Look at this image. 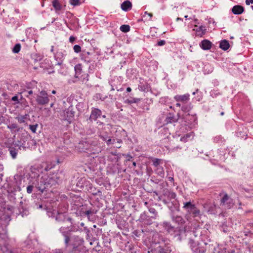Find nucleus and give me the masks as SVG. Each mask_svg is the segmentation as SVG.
Masks as SVG:
<instances>
[{
    "mask_svg": "<svg viewBox=\"0 0 253 253\" xmlns=\"http://www.w3.org/2000/svg\"><path fill=\"white\" fill-rule=\"evenodd\" d=\"M198 91H199V89H197L196 90V91H194V92H193L192 93V94H193V95H195V94H196V92H197Z\"/></svg>",
    "mask_w": 253,
    "mask_h": 253,
    "instance_id": "obj_64",
    "label": "nucleus"
},
{
    "mask_svg": "<svg viewBox=\"0 0 253 253\" xmlns=\"http://www.w3.org/2000/svg\"><path fill=\"white\" fill-rule=\"evenodd\" d=\"M178 120V117L175 116V115L172 113H169L165 121L167 123H172L176 122Z\"/></svg>",
    "mask_w": 253,
    "mask_h": 253,
    "instance_id": "obj_15",
    "label": "nucleus"
},
{
    "mask_svg": "<svg viewBox=\"0 0 253 253\" xmlns=\"http://www.w3.org/2000/svg\"><path fill=\"white\" fill-rule=\"evenodd\" d=\"M131 90V89L130 87H128L126 88V91L127 92H130Z\"/></svg>",
    "mask_w": 253,
    "mask_h": 253,
    "instance_id": "obj_62",
    "label": "nucleus"
},
{
    "mask_svg": "<svg viewBox=\"0 0 253 253\" xmlns=\"http://www.w3.org/2000/svg\"><path fill=\"white\" fill-rule=\"evenodd\" d=\"M99 137L106 143H107V139L110 137L108 136V133L106 132H100L99 134Z\"/></svg>",
    "mask_w": 253,
    "mask_h": 253,
    "instance_id": "obj_32",
    "label": "nucleus"
},
{
    "mask_svg": "<svg viewBox=\"0 0 253 253\" xmlns=\"http://www.w3.org/2000/svg\"><path fill=\"white\" fill-rule=\"evenodd\" d=\"M218 253H235V251L233 249H227L226 248L223 247L220 249Z\"/></svg>",
    "mask_w": 253,
    "mask_h": 253,
    "instance_id": "obj_36",
    "label": "nucleus"
},
{
    "mask_svg": "<svg viewBox=\"0 0 253 253\" xmlns=\"http://www.w3.org/2000/svg\"><path fill=\"white\" fill-rule=\"evenodd\" d=\"M132 6L131 3L128 0H126L121 4L122 9L125 11H128Z\"/></svg>",
    "mask_w": 253,
    "mask_h": 253,
    "instance_id": "obj_22",
    "label": "nucleus"
},
{
    "mask_svg": "<svg viewBox=\"0 0 253 253\" xmlns=\"http://www.w3.org/2000/svg\"><path fill=\"white\" fill-rule=\"evenodd\" d=\"M16 119L20 123H25L26 124H28V122L30 121V116L27 114L18 116L16 117Z\"/></svg>",
    "mask_w": 253,
    "mask_h": 253,
    "instance_id": "obj_16",
    "label": "nucleus"
},
{
    "mask_svg": "<svg viewBox=\"0 0 253 253\" xmlns=\"http://www.w3.org/2000/svg\"><path fill=\"white\" fill-rule=\"evenodd\" d=\"M8 127L10 129H14L18 128V126L16 124H12L8 125Z\"/></svg>",
    "mask_w": 253,
    "mask_h": 253,
    "instance_id": "obj_47",
    "label": "nucleus"
},
{
    "mask_svg": "<svg viewBox=\"0 0 253 253\" xmlns=\"http://www.w3.org/2000/svg\"><path fill=\"white\" fill-rule=\"evenodd\" d=\"M209 232L207 229L201 231V241H194L190 240V245L193 253H204L206 250V246L208 242H211V239L208 235Z\"/></svg>",
    "mask_w": 253,
    "mask_h": 253,
    "instance_id": "obj_1",
    "label": "nucleus"
},
{
    "mask_svg": "<svg viewBox=\"0 0 253 253\" xmlns=\"http://www.w3.org/2000/svg\"><path fill=\"white\" fill-rule=\"evenodd\" d=\"M37 126H38V125L37 124H36V125H33V128H32L33 133L35 132L36 129V127Z\"/></svg>",
    "mask_w": 253,
    "mask_h": 253,
    "instance_id": "obj_54",
    "label": "nucleus"
},
{
    "mask_svg": "<svg viewBox=\"0 0 253 253\" xmlns=\"http://www.w3.org/2000/svg\"><path fill=\"white\" fill-rule=\"evenodd\" d=\"M174 99L177 102H180L182 104H185L190 100V94L186 93L183 95H176L174 96Z\"/></svg>",
    "mask_w": 253,
    "mask_h": 253,
    "instance_id": "obj_8",
    "label": "nucleus"
},
{
    "mask_svg": "<svg viewBox=\"0 0 253 253\" xmlns=\"http://www.w3.org/2000/svg\"><path fill=\"white\" fill-rule=\"evenodd\" d=\"M90 53L88 51H83L81 55V59L85 62H89L90 61V58L88 57Z\"/></svg>",
    "mask_w": 253,
    "mask_h": 253,
    "instance_id": "obj_26",
    "label": "nucleus"
},
{
    "mask_svg": "<svg viewBox=\"0 0 253 253\" xmlns=\"http://www.w3.org/2000/svg\"><path fill=\"white\" fill-rule=\"evenodd\" d=\"M172 220L179 225H182L185 222L184 219L180 216H172Z\"/></svg>",
    "mask_w": 253,
    "mask_h": 253,
    "instance_id": "obj_28",
    "label": "nucleus"
},
{
    "mask_svg": "<svg viewBox=\"0 0 253 253\" xmlns=\"http://www.w3.org/2000/svg\"><path fill=\"white\" fill-rule=\"evenodd\" d=\"M221 139V137L220 136H215L214 138V142H218L219 141V140H220Z\"/></svg>",
    "mask_w": 253,
    "mask_h": 253,
    "instance_id": "obj_50",
    "label": "nucleus"
},
{
    "mask_svg": "<svg viewBox=\"0 0 253 253\" xmlns=\"http://www.w3.org/2000/svg\"><path fill=\"white\" fill-rule=\"evenodd\" d=\"M149 211L151 213L153 214V215L152 216V217L153 219H156L158 218V212L154 208H152V207L149 208Z\"/></svg>",
    "mask_w": 253,
    "mask_h": 253,
    "instance_id": "obj_34",
    "label": "nucleus"
},
{
    "mask_svg": "<svg viewBox=\"0 0 253 253\" xmlns=\"http://www.w3.org/2000/svg\"><path fill=\"white\" fill-rule=\"evenodd\" d=\"M195 205L192 204L190 201L183 203V208L185 210L189 213L194 208Z\"/></svg>",
    "mask_w": 253,
    "mask_h": 253,
    "instance_id": "obj_19",
    "label": "nucleus"
},
{
    "mask_svg": "<svg viewBox=\"0 0 253 253\" xmlns=\"http://www.w3.org/2000/svg\"><path fill=\"white\" fill-rule=\"evenodd\" d=\"M21 49V45L20 43H17L15 45L12 49V51L15 53H18Z\"/></svg>",
    "mask_w": 253,
    "mask_h": 253,
    "instance_id": "obj_41",
    "label": "nucleus"
},
{
    "mask_svg": "<svg viewBox=\"0 0 253 253\" xmlns=\"http://www.w3.org/2000/svg\"><path fill=\"white\" fill-rule=\"evenodd\" d=\"M54 253H62L61 250H56Z\"/></svg>",
    "mask_w": 253,
    "mask_h": 253,
    "instance_id": "obj_61",
    "label": "nucleus"
},
{
    "mask_svg": "<svg viewBox=\"0 0 253 253\" xmlns=\"http://www.w3.org/2000/svg\"><path fill=\"white\" fill-rule=\"evenodd\" d=\"M168 196L170 199H175L176 197V194L174 192H169Z\"/></svg>",
    "mask_w": 253,
    "mask_h": 253,
    "instance_id": "obj_48",
    "label": "nucleus"
},
{
    "mask_svg": "<svg viewBox=\"0 0 253 253\" xmlns=\"http://www.w3.org/2000/svg\"><path fill=\"white\" fill-rule=\"evenodd\" d=\"M17 191L15 187H9L7 189V192L9 194V196L11 197H14L15 195V192Z\"/></svg>",
    "mask_w": 253,
    "mask_h": 253,
    "instance_id": "obj_33",
    "label": "nucleus"
},
{
    "mask_svg": "<svg viewBox=\"0 0 253 253\" xmlns=\"http://www.w3.org/2000/svg\"><path fill=\"white\" fill-rule=\"evenodd\" d=\"M59 174L57 172L56 174H53L52 176L50 178L51 180H54L55 182H58V180L60 178Z\"/></svg>",
    "mask_w": 253,
    "mask_h": 253,
    "instance_id": "obj_42",
    "label": "nucleus"
},
{
    "mask_svg": "<svg viewBox=\"0 0 253 253\" xmlns=\"http://www.w3.org/2000/svg\"><path fill=\"white\" fill-rule=\"evenodd\" d=\"M176 106L177 107H181L182 106V105L180 103V102H177L176 104H175Z\"/></svg>",
    "mask_w": 253,
    "mask_h": 253,
    "instance_id": "obj_59",
    "label": "nucleus"
},
{
    "mask_svg": "<svg viewBox=\"0 0 253 253\" xmlns=\"http://www.w3.org/2000/svg\"><path fill=\"white\" fill-rule=\"evenodd\" d=\"M27 191L28 193H32V185H29L27 188Z\"/></svg>",
    "mask_w": 253,
    "mask_h": 253,
    "instance_id": "obj_51",
    "label": "nucleus"
},
{
    "mask_svg": "<svg viewBox=\"0 0 253 253\" xmlns=\"http://www.w3.org/2000/svg\"><path fill=\"white\" fill-rule=\"evenodd\" d=\"M230 46L229 42L225 40H222L220 42L219 47L224 50H227Z\"/></svg>",
    "mask_w": 253,
    "mask_h": 253,
    "instance_id": "obj_29",
    "label": "nucleus"
},
{
    "mask_svg": "<svg viewBox=\"0 0 253 253\" xmlns=\"http://www.w3.org/2000/svg\"><path fill=\"white\" fill-rule=\"evenodd\" d=\"M152 253H166L164 248L161 246H158L151 250Z\"/></svg>",
    "mask_w": 253,
    "mask_h": 253,
    "instance_id": "obj_31",
    "label": "nucleus"
},
{
    "mask_svg": "<svg viewBox=\"0 0 253 253\" xmlns=\"http://www.w3.org/2000/svg\"><path fill=\"white\" fill-rule=\"evenodd\" d=\"M50 51L52 52H53V51H54V46H51Z\"/></svg>",
    "mask_w": 253,
    "mask_h": 253,
    "instance_id": "obj_63",
    "label": "nucleus"
},
{
    "mask_svg": "<svg viewBox=\"0 0 253 253\" xmlns=\"http://www.w3.org/2000/svg\"><path fill=\"white\" fill-rule=\"evenodd\" d=\"M64 228L61 227L59 229L60 231L62 233L63 235L65 237V243L66 246H68L71 242V244L73 248H76L78 246L83 244L84 241L83 239L79 238L78 236H74L70 238L65 232L63 231Z\"/></svg>",
    "mask_w": 253,
    "mask_h": 253,
    "instance_id": "obj_2",
    "label": "nucleus"
},
{
    "mask_svg": "<svg viewBox=\"0 0 253 253\" xmlns=\"http://www.w3.org/2000/svg\"><path fill=\"white\" fill-rule=\"evenodd\" d=\"M54 59L56 61V65H60L64 59V54L62 51H57L54 55Z\"/></svg>",
    "mask_w": 253,
    "mask_h": 253,
    "instance_id": "obj_11",
    "label": "nucleus"
},
{
    "mask_svg": "<svg viewBox=\"0 0 253 253\" xmlns=\"http://www.w3.org/2000/svg\"><path fill=\"white\" fill-rule=\"evenodd\" d=\"M75 70L76 73L80 74L82 71V66L81 64L76 65L75 66Z\"/></svg>",
    "mask_w": 253,
    "mask_h": 253,
    "instance_id": "obj_43",
    "label": "nucleus"
},
{
    "mask_svg": "<svg viewBox=\"0 0 253 253\" xmlns=\"http://www.w3.org/2000/svg\"><path fill=\"white\" fill-rule=\"evenodd\" d=\"M192 108L191 103H185L182 104L181 110L185 113L189 112Z\"/></svg>",
    "mask_w": 253,
    "mask_h": 253,
    "instance_id": "obj_27",
    "label": "nucleus"
},
{
    "mask_svg": "<svg viewBox=\"0 0 253 253\" xmlns=\"http://www.w3.org/2000/svg\"><path fill=\"white\" fill-rule=\"evenodd\" d=\"M54 166L52 164H48L46 162H43L41 165V168H38V169L39 172L41 173H43L51 169L54 167Z\"/></svg>",
    "mask_w": 253,
    "mask_h": 253,
    "instance_id": "obj_9",
    "label": "nucleus"
},
{
    "mask_svg": "<svg viewBox=\"0 0 253 253\" xmlns=\"http://www.w3.org/2000/svg\"><path fill=\"white\" fill-rule=\"evenodd\" d=\"M74 51L76 53H79L81 51V47L79 45H75L73 47Z\"/></svg>",
    "mask_w": 253,
    "mask_h": 253,
    "instance_id": "obj_45",
    "label": "nucleus"
},
{
    "mask_svg": "<svg viewBox=\"0 0 253 253\" xmlns=\"http://www.w3.org/2000/svg\"><path fill=\"white\" fill-rule=\"evenodd\" d=\"M120 30L124 33H126L129 31L130 27L128 25H123L120 27Z\"/></svg>",
    "mask_w": 253,
    "mask_h": 253,
    "instance_id": "obj_38",
    "label": "nucleus"
},
{
    "mask_svg": "<svg viewBox=\"0 0 253 253\" xmlns=\"http://www.w3.org/2000/svg\"><path fill=\"white\" fill-rule=\"evenodd\" d=\"M101 115V111L100 110L94 108L92 110L91 114L90 115V120L91 121H95Z\"/></svg>",
    "mask_w": 253,
    "mask_h": 253,
    "instance_id": "obj_13",
    "label": "nucleus"
},
{
    "mask_svg": "<svg viewBox=\"0 0 253 253\" xmlns=\"http://www.w3.org/2000/svg\"><path fill=\"white\" fill-rule=\"evenodd\" d=\"M8 151L10 153V154L13 159H15L16 158L18 151L20 149L19 146L18 145H12L8 147Z\"/></svg>",
    "mask_w": 253,
    "mask_h": 253,
    "instance_id": "obj_10",
    "label": "nucleus"
},
{
    "mask_svg": "<svg viewBox=\"0 0 253 253\" xmlns=\"http://www.w3.org/2000/svg\"><path fill=\"white\" fill-rule=\"evenodd\" d=\"M37 101L40 104L47 103L49 102V99L46 92L44 90L41 91L37 96Z\"/></svg>",
    "mask_w": 253,
    "mask_h": 253,
    "instance_id": "obj_6",
    "label": "nucleus"
},
{
    "mask_svg": "<svg viewBox=\"0 0 253 253\" xmlns=\"http://www.w3.org/2000/svg\"><path fill=\"white\" fill-rule=\"evenodd\" d=\"M193 137L194 133L193 132H191L190 133L186 134L183 136L181 137L180 138V140L182 142H186L188 140L193 139Z\"/></svg>",
    "mask_w": 253,
    "mask_h": 253,
    "instance_id": "obj_23",
    "label": "nucleus"
},
{
    "mask_svg": "<svg viewBox=\"0 0 253 253\" xmlns=\"http://www.w3.org/2000/svg\"><path fill=\"white\" fill-rule=\"evenodd\" d=\"M22 209H23V211H22V212L20 211V212H21V213L22 214V216H23L24 213L25 214H27V211H26V209H23V207H22Z\"/></svg>",
    "mask_w": 253,
    "mask_h": 253,
    "instance_id": "obj_56",
    "label": "nucleus"
},
{
    "mask_svg": "<svg viewBox=\"0 0 253 253\" xmlns=\"http://www.w3.org/2000/svg\"><path fill=\"white\" fill-rule=\"evenodd\" d=\"M232 11L234 14H240L243 12L244 7L241 5H235L233 7Z\"/></svg>",
    "mask_w": 253,
    "mask_h": 253,
    "instance_id": "obj_20",
    "label": "nucleus"
},
{
    "mask_svg": "<svg viewBox=\"0 0 253 253\" xmlns=\"http://www.w3.org/2000/svg\"><path fill=\"white\" fill-rule=\"evenodd\" d=\"M168 180H169V181L171 182H173V181H174V179L172 177H168Z\"/></svg>",
    "mask_w": 253,
    "mask_h": 253,
    "instance_id": "obj_60",
    "label": "nucleus"
},
{
    "mask_svg": "<svg viewBox=\"0 0 253 253\" xmlns=\"http://www.w3.org/2000/svg\"><path fill=\"white\" fill-rule=\"evenodd\" d=\"M193 217L200 218L202 214L200 211L195 206L189 213Z\"/></svg>",
    "mask_w": 253,
    "mask_h": 253,
    "instance_id": "obj_21",
    "label": "nucleus"
},
{
    "mask_svg": "<svg viewBox=\"0 0 253 253\" xmlns=\"http://www.w3.org/2000/svg\"><path fill=\"white\" fill-rule=\"evenodd\" d=\"M82 1L81 0H70V3L73 5H78L80 4Z\"/></svg>",
    "mask_w": 253,
    "mask_h": 253,
    "instance_id": "obj_44",
    "label": "nucleus"
},
{
    "mask_svg": "<svg viewBox=\"0 0 253 253\" xmlns=\"http://www.w3.org/2000/svg\"><path fill=\"white\" fill-rule=\"evenodd\" d=\"M88 144V142L82 141L79 144L78 148L81 152H85L86 150L89 149Z\"/></svg>",
    "mask_w": 253,
    "mask_h": 253,
    "instance_id": "obj_17",
    "label": "nucleus"
},
{
    "mask_svg": "<svg viewBox=\"0 0 253 253\" xmlns=\"http://www.w3.org/2000/svg\"><path fill=\"white\" fill-rule=\"evenodd\" d=\"M166 43V41L165 40H161L159 41L157 43V45L158 46H163L165 45Z\"/></svg>",
    "mask_w": 253,
    "mask_h": 253,
    "instance_id": "obj_49",
    "label": "nucleus"
},
{
    "mask_svg": "<svg viewBox=\"0 0 253 253\" xmlns=\"http://www.w3.org/2000/svg\"><path fill=\"white\" fill-rule=\"evenodd\" d=\"M137 100L138 99L136 98H133L132 100L127 99L125 101V102L126 103L131 104L133 103H136Z\"/></svg>",
    "mask_w": 253,
    "mask_h": 253,
    "instance_id": "obj_46",
    "label": "nucleus"
},
{
    "mask_svg": "<svg viewBox=\"0 0 253 253\" xmlns=\"http://www.w3.org/2000/svg\"><path fill=\"white\" fill-rule=\"evenodd\" d=\"M42 59V55H39V57H38V59H35V62H37L38 61H40Z\"/></svg>",
    "mask_w": 253,
    "mask_h": 253,
    "instance_id": "obj_58",
    "label": "nucleus"
},
{
    "mask_svg": "<svg viewBox=\"0 0 253 253\" xmlns=\"http://www.w3.org/2000/svg\"><path fill=\"white\" fill-rule=\"evenodd\" d=\"M75 38L73 36H71L69 38V41L71 42H73L75 40Z\"/></svg>",
    "mask_w": 253,
    "mask_h": 253,
    "instance_id": "obj_55",
    "label": "nucleus"
},
{
    "mask_svg": "<svg viewBox=\"0 0 253 253\" xmlns=\"http://www.w3.org/2000/svg\"><path fill=\"white\" fill-rule=\"evenodd\" d=\"M194 30L196 31V35L200 37H202L206 32V29L203 26L198 27Z\"/></svg>",
    "mask_w": 253,
    "mask_h": 253,
    "instance_id": "obj_24",
    "label": "nucleus"
},
{
    "mask_svg": "<svg viewBox=\"0 0 253 253\" xmlns=\"http://www.w3.org/2000/svg\"><path fill=\"white\" fill-rule=\"evenodd\" d=\"M152 219H153L152 216L150 217L148 216L145 212H144L142 214H141L140 216L139 220L144 222L147 224H151L153 222Z\"/></svg>",
    "mask_w": 253,
    "mask_h": 253,
    "instance_id": "obj_12",
    "label": "nucleus"
},
{
    "mask_svg": "<svg viewBox=\"0 0 253 253\" xmlns=\"http://www.w3.org/2000/svg\"><path fill=\"white\" fill-rule=\"evenodd\" d=\"M220 204L227 209H230L234 205L232 199L227 194H225L221 199Z\"/></svg>",
    "mask_w": 253,
    "mask_h": 253,
    "instance_id": "obj_4",
    "label": "nucleus"
},
{
    "mask_svg": "<svg viewBox=\"0 0 253 253\" xmlns=\"http://www.w3.org/2000/svg\"><path fill=\"white\" fill-rule=\"evenodd\" d=\"M52 5L55 8L57 13L59 14V11L62 9V5L57 0H53L52 1Z\"/></svg>",
    "mask_w": 253,
    "mask_h": 253,
    "instance_id": "obj_25",
    "label": "nucleus"
},
{
    "mask_svg": "<svg viewBox=\"0 0 253 253\" xmlns=\"http://www.w3.org/2000/svg\"><path fill=\"white\" fill-rule=\"evenodd\" d=\"M96 212V211H95L94 210H88L84 212L85 214L87 216L88 218L90 219V215L94 214Z\"/></svg>",
    "mask_w": 253,
    "mask_h": 253,
    "instance_id": "obj_39",
    "label": "nucleus"
},
{
    "mask_svg": "<svg viewBox=\"0 0 253 253\" xmlns=\"http://www.w3.org/2000/svg\"><path fill=\"white\" fill-rule=\"evenodd\" d=\"M11 100L12 101H18V96H14L13 97H12Z\"/></svg>",
    "mask_w": 253,
    "mask_h": 253,
    "instance_id": "obj_57",
    "label": "nucleus"
},
{
    "mask_svg": "<svg viewBox=\"0 0 253 253\" xmlns=\"http://www.w3.org/2000/svg\"><path fill=\"white\" fill-rule=\"evenodd\" d=\"M89 192L93 195H100L101 194V192L99 190L96 189L93 187L91 188V190H89Z\"/></svg>",
    "mask_w": 253,
    "mask_h": 253,
    "instance_id": "obj_40",
    "label": "nucleus"
},
{
    "mask_svg": "<svg viewBox=\"0 0 253 253\" xmlns=\"http://www.w3.org/2000/svg\"><path fill=\"white\" fill-rule=\"evenodd\" d=\"M211 45L212 43L208 40H204L200 43V47L205 50L211 49Z\"/></svg>",
    "mask_w": 253,
    "mask_h": 253,
    "instance_id": "obj_14",
    "label": "nucleus"
},
{
    "mask_svg": "<svg viewBox=\"0 0 253 253\" xmlns=\"http://www.w3.org/2000/svg\"><path fill=\"white\" fill-rule=\"evenodd\" d=\"M246 3L247 5H250V4H253V0H246Z\"/></svg>",
    "mask_w": 253,
    "mask_h": 253,
    "instance_id": "obj_53",
    "label": "nucleus"
},
{
    "mask_svg": "<svg viewBox=\"0 0 253 253\" xmlns=\"http://www.w3.org/2000/svg\"><path fill=\"white\" fill-rule=\"evenodd\" d=\"M63 216H64V215L62 213H58V216L56 217V220H59V218H61L62 217H63Z\"/></svg>",
    "mask_w": 253,
    "mask_h": 253,
    "instance_id": "obj_52",
    "label": "nucleus"
},
{
    "mask_svg": "<svg viewBox=\"0 0 253 253\" xmlns=\"http://www.w3.org/2000/svg\"><path fill=\"white\" fill-rule=\"evenodd\" d=\"M77 186L83 190H86L88 192L93 187L92 184L89 181L86 180L84 177L80 178L77 183Z\"/></svg>",
    "mask_w": 253,
    "mask_h": 253,
    "instance_id": "obj_3",
    "label": "nucleus"
},
{
    "mask_svg": "<svg viewBox=\"0 0 253 253\" xmlns=\"http://www.w3.org/2000/svg\"><path fill=\"white\" fill-rule=\"evenodd\" d=\"M117 141V143H118L119 144L118 145H117L116 146V148H120L121 147V145H120L122 142V141L121 139H115L114 138H111L110 137L108 138V139H107V145H111V144H115L116 143V141Z\"/></svg>",
    "mask_w": 253,
    "mask_h": 253,
    "instance_id": "obj_18",
    "label": "nucleus"
},
{
    "mask_svg": "<svg viewBox=\"0 0 253 253\" xmlns=\"http://www.w3.org/2000/svg\"><path fill=\"white\" fill-rule=\"evenodd\" d=\"M162 160L160 159L155 158L152 161L153 162V165L154 166H155L156 168H158L159 167H161V164Z\"/></svg>",
    "mask_w": 253,
    "mask_h": 253,
    "instance_id": "obj_37",
    "label": "nucleus"
},
{
    "mask_svg": "<svg viewBox=\"0 0 253 253\" xmlns=\"http://www.w3.org/2000/svg\"><path fill=\"white\" fill-rule=\"evenodd\" d=\"M75 112L70 107L63 112V119L67 121L69 123L74 119Z\"/></svg>",
    "mask_w": 253,
    "mask_h": 253,
    "instance_id": "obj_7",
    "label": "nucleus"
},
{
    "mask_svg": "<svg viewBox=\"0 0 253 253\" xmlns=\"http://www.w3.org/2000/svg\"><path fill=\"white\" fill-rule=\"evenodd\" d=\"M153 14L151 13H148L147 11H145L143 15V18L146 21H151Z\"/></svg>",
    "mask_w": 253,
    "mask_h": 253,
    "instance_id": "obj_35",
    "label": "nucleus"
},
{
    "mask_svg": "<svg viewBox=\"0 0 253 253\" xmlns=\"http://www.w3.org/2000/svg\"><path fill=\"white\" fill-rule=\"evenodd\" d=\"M162 226L164 229L169 234L171 235H176L177 234V231L176 228L172 226L170 222L165 221L163 223Z\"/></svg>",
    "mask_w": 253,
    "mask_h": 253,
    "instance_id": "obj_5",
    "label": "nucleus"
},
{
    "mask_svg": "<svg viewBox=\"0 0 253 253\" xmlns=\"http://www.w3.org/2000/svg\"><path fill=\"white\" fill-rule=\"evenodd\" d=\"M155 171L156 173L161 177L163 178L165 176V171L162 166L156 168Z\"/></svg>",
    "mask_w": 253,
    "mask_h": 253,
    "instance_id": "obj_30",
    "label": "nucleus"
}]
</instances>
